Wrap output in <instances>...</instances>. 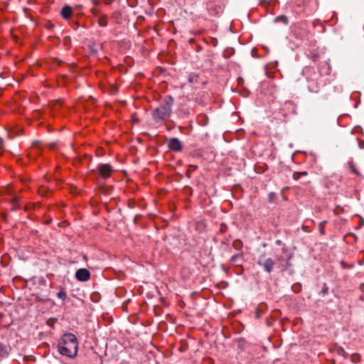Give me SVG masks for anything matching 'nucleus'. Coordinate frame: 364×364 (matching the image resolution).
<instances>
[{
	"mask_svg": "<svg viewBox=\"0 0 364 364\" xmlns=\"http://www.w3.org/2000/svg\"><path fill=\"white\" fill-rule=\"evenodd\" d=\"M9 353L8 348L6 346L1 344L0 345V356L4 357L7 355Z\"/></svg>",
	"mask_w": 364,
	"mask_h": 364,
	"instance_id": "6e6552de",
	"label": "nucleus"
},
{
	"mask_svg": "<svg viewBox=\"0 0 364 364\" xmlns=\"http://www.w3.org/2000/svg\"><path fill=\"white\" fill-rule=\"evenodd\" d=\"M189 82H193V78L192 77L191 75L189 76Z\"/></svg>",
	"mask_w": 364,
	"mask_h": 364,
	"instance_id": "6ab92c4d",
	"label": "nucleus"
},
{
	"mask_svg": "<svg viewBox=\"0 0 364 364\" xmlns=\"http://www.w3.org/2000/svg\"><path fill=\"white\" fill-rule=\"evenodd\" d=\"M18 198L17 196H14V197L13 198V202H14V203H15V204H16V203H18Z\"/></svg>",
	"mask_w": 364,
	"mask_h": 364,
	"instance_id": "f3484780",
	"label": "nucleus"
},
{
	"mask_svg": "<svg viewBox=\"0 0 364 364\" xmlns=\"http://www.w3.org/2000/svg\"><path fill=\"white\" fill-rule=\"evenodd\" d=\"M168 148L171 151H180L182 150L183 145L178 138H171L168 143Z\"/></svg>",
	"mask_w": 364,
	"mask_h": 364,
	"instance_id": "423d86ee",
	"label": "nucleus"
},
{
	"mask_svg": "<svg viewBox=\"0 0 364 364\" xmlns=\"http://www.w3.org/2000/svg\"><path fill=\"white\" fill-rule=\"evenodd\" d=\"M91 11L95 16H97L100 13V11L97 9H92Z\"/></svg>",
	"mask_w": 364,
	"mask_h": 364,
	"instance_id": "2eb2a0df",
	"label": "nucleus"
},
{
	"mask_svg": "<svg viewBox=\"0 0 364 364\" xmlns=\"http://www.w3.org/2000/svg\"><path fill=\"white\" fill-rule=\"evenodd\" d=\"M348 166L353 173H355L357 176H359V172L358 171V170L356 169V168L355 167L354 164L352 162L348 163Z\"/></svg>",
	"mask_w": 364,
	"mask_h": 364,
	"instance_id": "9d476101",
	"label": "nucleus"
},
{
	"mask_svg": "<svg viewBox=\"0 0 364 364\" xmlns=\"http://www.w3.org/2000/svg\"><path fill=\"white\" fill-rule=\"evenodd\" d=\"M238 257H240L239 255H234V256L232 257V261H236Z\"/></svg>",
	"mask_w": 364,
	"mask_h": 364,
	"instance_id": "a211bd4d",
	"label": "nucleus"
},
{
	"mask_svg": "<svg viewBox=\"0 0 364 364\" xmlns=\"http://www.w3.org/2000/svg\"><path fill=\"white\" fill-rule=\"evenodd\" d=\"M98 23L100 26H102V27L106 26L107 25V18L106 16L101 17L99 19Z\"/></svg>",
	"mask_w": 364,
	"mask_h": 364,
	"instance_id": "1a4fd4ad",
	"label": "nucleus"
},
{
	"mask_svg": "<svg viewBox=\"0 0 364 364\" xmlns=\"http://www.w3.org/2000/svg\"><path fill=\"white\" fill-rule=\"evenodd\" d=\"M75 277L78 281L87 282L90 278V273L87 269L81 268L75 272Z\"/></svg>",
	"mask_w": 364,
	"mask_h": 364,
	"instance_id": "39448f33",
	"label": "nucleus"
},
{
	"mask_svg": "<svg viewBox=\"0 0 364 364\" xmlns=\"http://www.w3.org/2000/svg\"><path fill=\"white\" fill-rule=\"evenodd\" d=\"M326 223V220H323L322 221L321 223H319L318 225V230H319V232L321 235H324L325 233V230H324V224Z\"/></svg>",
	"mask_w": 364,
	"mask_h": 364,
	"instance_id": "9b49d317",
	"label": "nucleus"
},
{
	"mask_svg": "<svg viewBox=\"0 0 364 364\" xmlns=\"http://www.w3.org/2000/svg\"><path fill=\"white\" fill-rule=\"evenodd\" d=\"M257 264L262 267L266 272L271 273L273 270L275 262L272 258L267 257L265 254H262L259 257Z\"/></svg>",
	"mask_w": 364,
	"mask_h": 364,
	"instance_id": "7ed1b4c3",
	"label": "nucleus"
},
{
	"mask_svg": "<svg viewBox=\"0 0 364 364\" xmlns=\"http://www.w3.org/2000/svg\"><path fill=\"white\" fill-rule=\"evenodd\" d=\"M300 173V176L301 175H307V172L306 171H302V172H299Z\"/></svg>",
	"mask_w": 364,
	"mask_h": 364,
	"instance_id": "aec40b11",
	"label": "nucleus"
},
{
	"mask_svg": "<svg viewBox=\"0 0 364 364\" xmlns=\"http://www.w3.org/2000/svg\"><path fill=\"white\" fill-rule=\"evenodd\" d=\"M16 208V205H14V206L12 207V209H15Z\"/></svg>",
	"mask_w": 364,
	"mask_h": 364,
	"instance_id": "412c9836",
	"label": "nucleus"
},
{
	"mask_svg": "<svg viewBox=\"0 0 364 364\" xmlns=\"http://www.w3.org/2000/svg\"><path fill=\"white\" fill-rule=\"evenodd\" d=\"M91 1H92V4L95 6H98L101 3L100 0H91Z\"/></svg>",
	"mask_w": 364,
	"mask_h": 364,
	"instance_id": "dca6fc26",
	"label": "nucleus"
},
{
	"mask_svg": "<svg viewBox=\"0 0 364 364\" xmlns=\"http://www.w3.org/2000/svg\"><path fill=\"white\" fill-rule=\"evenodd\" d=\"M299 177H300V173H299V172H295V173H294V174H293V178H294L295 181L299 180Z\"/></svg>",
	"mask_w": 364,
	"mask_h": 364,
	"instance_id": "4468645a",
	"label": "nucleus"
},
{
	"mask_svg": "<svg viewBox=\"0 0 364 364\" xmlns=\"http://www.w3.org/2000/svg\"><path fill=\"white\" fill-rule=\"evenodd\" d=\"M173 104V99L171 96L166 97L163 104L153 110V119L156 122H159L168 119L172 112Z\"/></svg>",
	"mask_w": 364,
	"mask_h": 364,
	"instance_id": "f03ea898",
	"label": "nucleus"
},
{
	"mask_svg": "<svg viewBox=\"0 0 364 364\" xmlns=\"http://www.w3.org/2000/svg\"><path fill=\"white\" fill-rule=\"evenodd\" d=\"M61 14L65 19H69L73 14L72 8L69 6H65L62 9Z\"/></svg>",
	"mask_w": 364,
	"mask_h": 364,
	"instance_id": "0eeeda50",
	"label": "nucleus"
},
{
	"mask_svg": "<svg viewBox=\"0 0 364 364\" xmlns=\"http://www.w3.org/2000/svg\"><path fill=\"white\" fill-rule=\"evenodd\" d=\"M98 171L100 175L104 178H109L112 173L114 171L113 168L108 164H100L98 166Z\"/></svg>",
	"mask_w": 364,
	"mask_h": 364,
	"instance_id": "20e7f679",
	"label": "nucleus"
},
{
	"mask_svg": "<svg viewBox=\"0 0 364 364\" xmlns=\"http://www.w3.org/2000/svg\"><path fill=\"white\" fill-rule=\"evenodd\" d=\"M58 350L60 355L70 358L76 357L78 350V342L73 333H65L60 339Z\"/></svg>",
	"mask_w": 364,
	"mask_h": 364,
	"instance_id": "f257e3e1",
	"label": "nucleus"
},
{
	"mask_svg": "<svg viewBox=\"0 0 364 364\" xmlns=\"http://www.w3.org/2000/svg\"><path fill=\"white\" fill-rule=\"evenodd\" d=\"M198 168L196 165H190L189 168L188 169L186 172V175L188 178L191 177V168H193V170H195Z\"/></svg>",
	"mask_w": 364,
	"mask_h": 364,
	"instance_id": "ddd939ff",
	"label": "nucleus"
},
{
	"mask_svg": "<svg viewBox=\"0 0 364 364\" xmlns=\"http://www.w3.org/2000/svg\"><path fill=\"white\" fill-rule=\"evenodd\" d=\"M57 296L63 300H65L67 297V294L64 291H60L57 293Z\"/></svg>",
	"mask_w": 364,
	"mask_h": 364,
	"instance_id": "f8f14e48",
	"label": "nucleus"
}]
</instances>
